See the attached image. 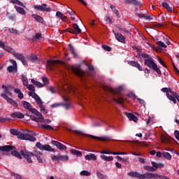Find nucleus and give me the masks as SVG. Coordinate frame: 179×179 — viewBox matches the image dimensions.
<instances>
[{"mask_svg": "<svg viewBox=\"0 0 179 179\" xmlns=\"http://www.w3.org/2000/svg\"><path fill=\"white\" fill-rule=\"evenodd\" d=\"M56 16H57V17H59V19H62L63 14H62V13L57 11L56 13Z\"/></svg>", "mask_w": 179, "mask_h": 179, "instance_id": "nucleus-62", "label": "nucleus"}, {"mask_svg": "<svg viewBox=\"0 0 179 179\" xmlns=\"http://www.w3.org/2000/svg\"><path fill=\"white\" fill-rule=\"evenodd\" d=\"M69 47L73 57H76V51L75 50V48H73L72 45H69Z\"/></svg>", "mask_w": 179, "mask_h": 179, "instance_id": "nucleus-56", "label": "nucleus"}, {"mask_svg": "<svg viewBox=\"0 0 179 179\" xmlns=\"http://www.w3.org/2000/svg\"><path fill=\"white\" fill-rule=\"evenodd\" d=\"M34 9L36 10H40L41 12H51V8L48 6L46 3L42 5H35L34 6Z\"/></svg>", "mask_w": 179, "mask_h": 179, "instance_id": "nucleus-12", "label": "nucleus"}, {"mask_svg": "<svg viewBox=\"0 0 179 179\" xmlns=\"http://www.w3.org/2000/svg\"><path fill=\"white\" fill-rule=\"evenodd\" d=\"M2 89L4 90L5 94H1V97L5 99V100H6V101L9 104H11V106H13V107H17V102L6 95L8 94V96H12V92H10V91H9V90H8V87H6V86L5 85H2Z\"/></svg>", "mask_w": 179, "mask_h": 179, "instance_id": "nucleus-2", "label": "nucleus"}, {"mask_svg": "<svg viewBox=\"0 0 179 179\" xmlns=\"http://www.w3.org/2000/svg\"><path fill=\"white\" fill-rule=\"evenodd\" d=\"M128 64L131 66H134L135 68H137L138 71H143V69L142 68V66H141V64L138 63V62L129 61L128 62Z\"/></svg>", "mask_w": 179, "mask_h": 179, "instance_id": "nucleus-21", "label": "nucleus"}, {"mask_svg": "<svg viewBox=\"0 0 179 179\" xmlns=\"http://www.w3.org/2000/svg\"><path fill=\"white\" fill-rule=\"evenodd\" d=\"M53 162H68L69 157L66 155H53L51 157Z\"/></svg>", "mask_w": 179, "mask_h": 179, "instance_id": "nucleus-14", "label": "nucleus"}, {"mask_svg": "<svg viewBox=\"0 0 179 179\" xmlns=\"http://www.w3.org/2000/svg\"><path fill=\"white\" fill-rule=\"evenodd\" d=\"M36 146L40 150H45L46 152H51L52 153H55L56 152L55 149L52 148L51 145L48 144L43 145L41 143L37 142Z\"/></svg>", "mask_w": 179, "mask_h": 179, "instance_id": "nucleus-10", "label": "nucleus"}, {"mask_svg": "<svg viewBox=\"0 0 179 179\" xmlns=\"http://www.w3.org/2000/svg\"><path fill=\"white\" fill-rule=\"evenodd\" d=\"M85 160H93L94 162H96V160H97V157L93 153H90L85 156Z\"/></svg>", "mask_w": 179, "mask_h": 179, "instance_id": "nucleus-27", "label": "nucleus"}, {"mask_svg": "<svg viewBox=\"0 0 179 179\" xmlns=\"http://www.w3.org/2000/svg\"><path fill=\"white\" fill-rule=\"evenodd\" d=\"M163 8H165L168 12H173V8L169 5V3L163 2L162 3Z\"/></svg>", "mask_w": 179, "mask_h": 179, "instance_id": "nucleus-32", "label": "nucleus"}, {"mask_svg": "<svg viewBox=\"0 0 179 179\" xmlns=\"http://www.w3.org/2000/svg\"><path fill=\"white\" fill-rule=\"evenodd\" d=\"M0 48H2L3 50H4V51H7V52L11 54L15 59L21 61L23 65H26L27 64V62H26V58L24 57V55H23V54L17 53L16 52V50H15V49H13V48L5 45V43H3V41H0Z\"/></svg>", "mask_w": 179, "mask_h": 179, "instance_id": "nucleus-1", "label": "nucleus"}, {"mask_svg": "<svg viewBox=\"0 0 179 179\" xmlns=\"http://www.w3.org/2000/svg\"><path fill=\"white\" fill-rule=\"evenodd\" d=\"M8 31L12 34H19V31L13 29V28H9Z\"/></svg>", "mask_w": 179, "mask_h": 179, "instance_id": "nucleus-55", "label": "nucleus"}, {"mask_svg": "<svg viewBox=\"0 0 179 179\" xmlns=\"http://www.w3.org/2000/svg\"><path fill=\"white\" fill-rule=\"evenodd\" d=\"M52 145H54L55 146H56V148H57L59 150H66L67 149L66 146H65L64 144L56 141H52Z\"/></svg>", "mask_w": 179, "mask_h": 179, "instance_id": "nucleus-18", "label": "nucleus"}, {"mask_svg": "<svg viewBox=\"0 0 179 179\" xmlns=\"http://www.w3.org/2000/svg\"><path fill=\"white\" fill-rule=\"evenodd\" d=\"M43 82L44 83L43 86H45L50 83V82L48 81V78L47 77L43 78Z\"/></svg>", "mask_w": 179, "mask_h": 179, "instance_id": "nucleus-60", "label": "nucleus"}, {"mask_svg": "<svg viewBox=\"0 0 179 179\" xmlns=\"http://www.w3.org/2000/svg\"><path fill=\"white\" fill-rule=\"evenodd\" d=\"M90 138L92 139H96V141H101L102 142H107V141H110L111 138L107 136H104L103 137H97L95 136L90 135Z\"/></svg>", "mask_w": 179, "mask_h": 179, "instance_id": "nucleus-19", "label": "nucleus"}, {"mask_svg": "<svg viewBox=\"0 0 179 179\" xmlns=\"http://www.w3.org/2000/svg\"><path fill=\"white\" fill-rule=\"evenodd\" d=\"M27 89H28V90H30L31 92L29 93H34L35 91V88H34V85H27L26 86Z\"/></svg>", "mask_w": 179, "mask_h": 179, "instance_id": "nucleus-45", "label": "nucleus"}, {"mask_svg": "<svg viewBox=\"0 0 179 179\" xmlns=\"http://www.w3.org/2000/svg\"><path fill=\"white\" fill-rule=\"evenodd\" d=\"M10 132L11 135H14L15 136H20V135H22L20 132H19L17 129H10Z\"/></svg>", "mask_w": 179, "mask_h": 179, "instance_id": "nucleus-33", "label": "nucleus"}, {"mask_svg": "<svg viewBox=\"0 0 179 179\" xmlns=\"http://www.w3.org/2000/svg\"><path fill=\"white\" fill-rule=\"evenodd\" d=\"M73 27L74 30H76V33H78V34H80V33H82V29H80L78 24H73Z\"/></svg>", "mask_w": 179, "mask_h": 179, "instance_id": "nucleus-38", "label": "nucleus"}, {"mask_svg": "<svg viewBox=\"0 0 179 179\" xmlns=\"http://www.w3.org/2000/svg\"><path fill=\"white\" fill-rule=\"evenodd\" d=\"M31 113L32 114H34V115H31L30 118L31 120H32V121H35V122H40L42 121L43 120V115L41 114V113H40L38 110H37V109H31Z\"/></svg>", "mask_w": 179, "mask_h": 179, "instance_id": "nucleus-9", "label": "nucleus"}, {"mask_svg": "<svg viewBox=\"0 0 179 179\" xmlns=\"http://www.w3.org/2000/svg\"><path fill=\"white\" fill-rule=\"evenodd\" d=\"M12 118H24V115L20 112H14L11 115Z\"/></svg>", "mask_w": 179, "mask_h": 179, "instance_id": "nucleus-26", "label": "nucleus"}, {"mask_svg": "<svg viewBox=\"0 0 179 179\" xmlns=\"http://www.w3.org/2000/svg\"><path fill=\"white\" fill-rule=\"evenodd\" d=\"M13 149H15V146L12 145H4L0 147V150L2 152H10V150H13Z\"/></svg>", "mask_w": 179, "mask_h": 179, "instance_id": "nucleus-23", "label": "nucleus"}, {"mask_svg": "<svg viewBox=\"0 0 179 179\" xmlns=\"http://www.w3.org/2000/svg\"><path fill=\"white\" fill-rule=\"evenodd\" d=\"M102 48L105 50V51H111V48L106 45H102Z\"/></svg>", "mask_w": 179, "mask_h": 179, "instance_id": "nucleus-61", "label": "nucleus"}, {"mask_svg": "<svg viewBox=\"0 0 179 179\" xmlns=\"http://www.w3.org/2000/svg\"><path fill=\"white\" fill-rule=\"evenodd\" d=\"M41 38V34H36L33 40L34 41H39V40Z\"/></svg>", "mask_w": 179, "mask_h": 179, "instance_id": "nucleus-52", "label": "nucleus"}, {"mask_svg": "<svg viewBox=\"0 0 179 179\" xmlns=\"http://www.w3.org/2000/svg\"><path fill=\"white\" fill-rule=\"evenodd\" d=\"M71 71H73L75 75H77V76H79L80 78H83V76H85V71H82L80 66L72 67Z\"/></svg>", "mask_w": 179, "mask_h": 179, "instance_id": "nucleus-16", "label": "nucleus"}, {"mask_svg": "<svg viewBox=\"0 0 179 179\" xmlns=\"http://www.w3.org/2000/svg\"><path fill=\"white\" fill-rule=\"evenodd\" d=\"M178 96V94L174 91H171L170 92L166 93L167 99H169V100L171 101H173V104H177L176 98Z\"/></svg>", "mask_w": 179, "mask_h": 179, "instance_id": "nucleus-15", "label": "nucleus"}, {"mask_svg": "<svg viewBox=\"0 0 179 179\" xmlns=\"http://www.w3.org/2000/svg\"><path fill=\"white\" fill-rule=\"evenodd\" d=\"M34 153H35V157L39 164H44V163H45V156L44 153L38 150H34Z\"/></svg>", "mask_w": 179, "mask_h": 179, "instance_id": "nucleus-11", "label": "nucleus"}, {"mask_svg": "<svg viewBox=\"0 0 179 179\" xmlns=\"http://www.w3.org/2000/svg\"><path fill=\"white\" fill-rule=\"evenodd\" d=\"M29 59L32 62H37V56L35 55H31L29 56Z\"/></svg>", "mask_w": 179, "mask_h": 179, "instance_id": "nucleus-51", "label": "nucleus"}, {"mask_svg": "<svg viewBox=\"0 0 179 179\" xmlns=\"http://www.w3.org/2000/svg\"><path fill=\"white\" fill-rule=\"evenodd\" d=\"M152 27H155V29H157V27H163V24H162L160 23L154 24L152 25Z\"/></svg>", "mask_w": 179, "mask_h": 179, "instance_id": "nucleus-63", "label": "nucleus"}, {"mask_svg": "<svg viewBox=\"0 0 179 179\" xmlns=\"http://www.w3.org/2000/svg\"><path fill=\"white\" fill-rule=\"evenodd\" d=\"M161 90L162 92H163V93H166V94L170 93V92H172L171 89L168 87H163Z\"/></svg>", "mask_w": 179, "mask_h": 179, "instance_id": "nucleus-57", "label": "nucleus"}, {"mask_svg": "<svg viewBox=\"0 0 179 179\" xmlns=\"http://www.w3.org/2000/svg\"><path fill=\"white\" fill-rule=\"evenodd\" d=\"M129 177H136L138 179H150V172H146L144 174H141L138 172L131 171L127 173Z\"/></svg>", "mask_w": 179, "mask_h": 179, "instance_id": "nucleus-7", "label": "nucleus"}, {"mask_svg": "<svg viewBox=\"0 0 179 179\" xmlns=\"http://www.w3.org/2000/svg\"><path fill=\"white\" fill-rule=\"evenodd\" d=\"M110 9H112L113 12H114L116 16H120V13L117 10V8L113 5L110 6Z\"/></svg>", "mask_w": 179, "mask_h": 179, "instance_id": "nucleus-48", "label": "nucleus"}, {"mask_svg": "<svg viewBox=\"0 0 179 179\" xmlns=\"http://www.w3.org/2000/svg\"><path fill=\"white\" fill-rule=\"evenodd\" d=\"M113 101L117 103V104H123L124 103V98L119 97L117 99L115 98H113Z\"/></svg>", "mask_w": 179, "mask_h": 179, "instance_id": "nucleus-39", "label": "nucleus"}, {"mask_svg": "<svg viewBox=\"0 0 179 179\" xmlns=\"http://www.w3.org/2000/svg\"><path fill=\"white\" fill-rule=\"evenodd\" d=\"M59 93L62 94V97L64 98V106L65 108H69V107H71L72 104L71 103V102H69L68 98L65 97V96H66V93L68 92V91H66L65 87H59Z\"/></svg>", "mask_w": 179, "mask_h": 179, "instance_id": "nucleus-8", "label": "nucleus"}, {"mask_svg": "<svg viewBox=\"0 0 179 179\" xmlns=\"http://www.w3.org/2000/svg\"><path fill=\"white\" fill-rule=\"evenodd\" d=\"M161 141L162 143H170V138L166 137V136H162L161 138Z\"/></svg>", "mask_w": 179, "mask_h": 179, "instance_id": "nucleus-47", "label": "nucleus"}, {"mask_svg": "<svg viewBox=\"0 0 179 179\" xmlns=\"http://www.w3.org/2000/svg\"><path fill=\"white\" fill-rule=\"evenodd\" d=\"M40 122L41 124H51V120L49 119H44V117H43V120Z\"/></svg>", "mask_w": 179, "mask_h": 179, "instance_id": "nucleus-54", "label": "nucleus"}, {"mask_svg": "<svg viewBox=\"0 0 179 179\" xmlns=\"http://www.w3.org/2000/svg\"><path fill=\"white\" fill-rule=\"evenodd\" d=\"M126 142H131L130 141H126ZM133 143H140L141 146H148V143L146 142H139L138 141H132Z\"/></svg>", "mask_w": 179, "mask_h": 179, "instance_id": "nucleus-46", "label": "nucleus"}, {"mask_svg": "<svg viewBox=\"0 0 179 179\" xmlns=\"http://www.w3.org/2000/svg\"><path fill=\"white\" fill-rule=\"evenodd\" d=\"M144 170H146V171H155V168H153L152 166H148V165H144L143 166Z\"/></svg>", "mask_w": 179, "mask_h": 179, "instance_id": "nucleus-41", "label": "nucleus"}, {"mask_svg": "<svg viewBox=\"0 0 179 179\" xmlns=\"http://www.w3.org/2000/svg\"><path fill=\"white\" fill-rule=\"evenodd\" d=\"M162 156L164 157V159H167V160H171V155L168 152H163Z\"/></svg>", "mask_w": 179, "mask_h": 179, "instance_id": "nucleus-37", "label": "nucleus"}, {"mask_svg": "<svg viewBox=\"0 0 179 179\" xmlns=\"http://www.w3.org/2000/svg\"><path fill=\"white\" fill-rule=\"evenodd\" d=\"M15 9L20 15H26V10H24V8L15 6Z\"/></svg>", "mask_w": 179, "mask_h": 179, "instance_id": "nucleus-29", "label": "nucleus"}, {"mask_svg": "<svg viewBox=\"0 0 179 179\" xmlns=\"http://www.w3.org/2000/svg\"><path fill=\"white\" fill-rule=\"evenodd\" d=\"M31 83H33V85L36 86V87H44L43 84H42L41 83H40L38 81H36V80H34L33 78L31 80Z\"/></svg>", "mask_w": 179, "mask_h": 179, "instance_id": "nucleus-31", "label": "nucleus"}, {"mask_svg": "<svg viewBox=\"0 0 179 179\" xmlns=\"http://www.w3.org/2000/svg\"><path fill=\"white\" fill-rule=\"evenodd\" d=\"M71 132H73V134H76V135H85L83 131H80L79 130H70Z\"/></svg>", "mask_w": 179, "mask_h": 179, "instance_id": "nucleus-58", "label": "nucleus"}, {"mask_svg": "<svg viewBox=\"0 0 179 179\" xmlns=\"http://www.w3.org/2000/svg\"><path fill=\"white\" fill-rule=\"evenodd\" d=\"M157 45H159V47H162V48H167V45L164 43L160 41H157Z\"/></svg>", "mask_w": 179, "mask_h": 179, "instance_id": "nucleus-53", "label": "nucleus"}, {"mask_svg": "<svg viewBox=\"0 0 179 179\" xmlns=\"http://www.w3.org/2000/svg\"><path fill=\"white\" fill-rule=\"evenodd\" d=\"M32 17H34V19H35V20L39 23H44V19L40 15L33 14Z\"/></svg>", "mask_w": 179, "mask_h": 179, "instance_id": "nucleus-28", "label": "nucleus"}, {"mask_svg": "<svg viewBox=\"0 0 179 179\" xmlns=\"http://www.w3.org/2000/svg\"><path fill=\"white\" fill-rule=\"evenodd\" d=\"M22 80L24 86H27L29 85V80L25 76H22Z\"/></svg>", "mask_w": 179, "mask_h": 179, "instance_id": "nucleus-44", "label": "nucleus"}, {"mask_svg": "<svg viewBox=\"0 0 179 179\" xmlns=\"http://www.w3.org/2000/svg\"><path fill=\"white\" fill-rule=\"evenodd\" d=\"M11 155H13V156H15V157H17L18 159H22V154H20V152L16 150L12 151Z\"/></svg>", "mask_w": 179, "mask_h": 179, "instance_id": "nucleus-40", "label": "nucleus"}, {"mask_svg": "<svg viewBox=\"0 0 179 179\" xmlns=\"http://www.w3.org/2000/svg\"><path fill=\"white\" fill-rule=\"evenodd\" d=\"M22 106L24 108H26V110H29L30 113H31V110H36L34 108H31V104L30 103L26 101H22Z\"/></svg>", "mask_w": 179, "mask_h": 179, "instance_id": "nucleus-20", "label": "nucleus"}, {"mask_svg": "<svg viewBox=\"0 0 179 179\" xmlns=\"http://www.w3.org/2000/svg\"><path fill=\"white\" fill-rule=\"evenodd\" d=\"M96 176L99 179H108V176L104 175L100 172H97Z\"/></svg>", "mask_w": 179, "mask_h": 179, "instance_id": "nucleus-35", "label": "nucleus"}, {"mask_svg": "<svg viewBox=\"0 0 179 179\" xmlns=\"http://www.w3.org/2000/svg\"><path fill=\"white\" fill-rule=\"evenodd\" d=\"M113 33L115 34V37L117 41H120V43H125V37L122 36L121 34L115 33V31H113Z\"/></svg>", "mask_w": 179, "mask_h": 179, "instance_id": "nucleus-22", "label": "nucleus"}, {"mask_svg": "<svg viewBox=\"0 0 179 179\" xmlns=\"http://www.w3.org/2000/svg\"><path fill=\"white\" fill-rule=\"evenodd\" d=\"M151 164H152L154 170H155V171H157V169H159V163H157L156 162H152Z\"/></svg>", "mask_w": 179, "mask_h": 179, "instance_id": "nucleus-49", "label": "nucleus"}, {"mask_svg": "<svg viewBox=\"0 0 179 179\" xmlns=\"http://www.w3.org/2000/svg\"><path fill=\"white\" fill-rule=\"evenodd\" d=\"M80 174V176H84L85 177H89V176H91L90 172L87 171H82Z\"/></svg>", "mask_w": 179, "mask_h": 179, "instance_id": "nucleus-50", "label": "nucleus"}, {"mask_svg": "<svg viewBox=\"0 0 179 179\" xmlns=\"http://www.w3.org/2000/svg\"><path fill=\"white\" fill-rule=\"evenodd\" d=\"M71 153L72 155H75L76 156H82V152L78 151L75 149H71Z\"/></svg>", "mask_w": 179, "mask_h": 179, "instance_id": "nucleus-43", "label": "nucleus"}, {"mask_svg": "<svg viewBox=\"0 0 179 179\" xmlns=\"http://www.w3.org/2000/svg\"><path fill=\"white\" fill-rule=\"evenodd\" d=\"M57 64H61V61L59 60H48V66L50 68V69H52L54 68V66Z\"/></svg>", "mask_w": 179, "mask_h": 179, "instance_id": "nucleus-24", "label": "nucleus"}, {"mask_svg": "<svg viewBox=\"0 0 179 179\" xmlns=\"http://www.w3.org/2000/svg\"><path fill=\"white\" fill-rule=\"evenodd\" d=\"M126 3H134L135 5H138V2H136V0H126Z\"/></svg>", "mask_w": 179, "mask_h": 179, "instance_id": "nucleus-59", "label": "nucleus"}, {"mask_svg": "<svg viewBox=\"0 0 179 179\" xmlns=\"http://www.w3.org/2000/svg\"><path fill=\"white\" fill-rule=\"evenodd\" d=\"M41 128L43 129H47L48 131H54V128L49 124H42Z\"/></svg>", "mask_w": 179, "mask_h": 179, "instance_id": "nucleus-36", "label": "nucleus"}, {"mask_svg": "<svg viewBox=\"0 0 179 179\" xmlns=\"http://www.w3.org/2000/svg\"><path fill=\"white\" fill-rule=\"evenodd\" d=\"M21 155L25 159L27 163L31 164L33 163V160H34L35 152H29L27 150H20Z\"/></svg>", "mask_w": 179, "mask_h": 179, "instance_id": "nucleus-6", "label": "nucleus"}, {"mask_svg": "<svg viewBox=\"0 0 179 179\" xmlns=\"http://www.w3.org/2000/svg\"><path fill=\"white\" fill-rule=\"evenodd\" d=\"M49 90L50 92H51V93H53V94L57 92V90L54 87H49Z\"/></svg>", "mask_w": 179, "mask_h": 179, "instance_id": "nucleus-64", "label": "nucleus"}, {"mask_svg": "<svg viewBox=\"0 0 179 179\" xmlns=\"http://www.w3.org/2000/svg\"><path fill=\"white\" fill-rule=\"evenodd\" d=\"M125 114L130 121H134V122H136V121H138V117L135 116V115L128 113H125Z\"/></svg>", "mask_w": 179, "mask_h": 179, "instance_id": "nucleus-25", "label": "nucleus"}, {"mask_svg": "<svg viewBox=\"0 0 179 179\" xmlns=\"http://www.w3.org/2000/svg\"><path fill=\"white\" fill-rule=\"evenodd\" d=\"M103 89L107 92H110L113 94H120L122 92V87H119L117 90H115L112 87L105 86Z\"/></svg>", "mask_w": 179, "mask_h": 179, "instance_id": "nucleus-17", "label": "nucleus"}, {"mask_svg": "<svg viewBox=\"0 0 179 179\" xmlns=\"http://www.w3.org/2000/svg\"><path fill=\"white\" fill-rule=\"evenodd\" d=\"M28 94L29 96L34 99L39 108H41V111H42L43 114H47V109H45V106L43 104V101H41V98H40V96H38V95L36 94V92H29Z\"/></svg>", "mask_w": 179, "mask_h": 179, "instance_id": "nucleus-4", "label": "nucleus"}, {"mask_svg": "<svg viewBox=\"0 0 179 179\" xmlns=\"http://www.w3.org/2000/svg\"><path fill=\"white\" fill-rule=\"evenodd\" d=\"M138 55H139L140 57H142L143 58H145V59H149V58L151 57L150 55H149L146 53H143L141 51L138 52Z\"/></svg>", "mask_w": 179, "mask_h": 179, "instance_id": "nucleus-34", "label": "nucleus"}, {"mask_svg": "<svg viewBox=\"0 0 179 179\" xmlns=\"http://www.w3.org/2000/svg\"><path fill=\"white\" fill-rule=\"evenodd\" d=\"M24 132H27V133H24L21 134L18 138L19 139H22L24 141H30L31 142H35L36 138V133L33 131H27L24 130Z\"/></svg>", "mask_w": 179, "mask_h": 179, "instance_id": "nucleus-5", "label": "nucleus"}, {"mask_svg": "<svg viewBox=\"0 0 179 179\" xmlns=\"http://www.w3.org/2000/svg\"><path fill=\"white\" fill-rule=\"evenodd\" d=\"M11 3H15L16 5H19L20 6H23V8H26V6L22 3V1L19 0H11Z\"/></svg>", "mask_w": 179, "mask_h": 179, "instance_id": "nucleus-42", "label": "nucleus"}, {"mask_svg": "<svg viewBox=\"0 0 179 179\" xmlns=\"http://www.w3.org/2000/svg\"><path fill=\"white\" fill-rule=\"evenodd\" d=\"M100 157L105 162H113L114 160V157L113 156L107 157L106 155H101Z\"/></svg>", "mask_w": 179, "mask_h": 179, "instance_id": "nucleus-30", "label": "nucleus"}, {"mask_svg": "<svg viewBox=\"0 0 179 179\" xmlns=\"http://www.w3.org/2000/svg\"><path fill=\"white\" fill-rule=\"evenodd\" d=\"M144 64L148 68H150L151 69L157 72L158 75H162V71H160V69H159L157 64L155 63V59H153L152 57H149V59H145Z\"/></svg>", "mask_w": 179, "mask_h": 179, "instance_id": "nucleus-3", "label": "nucleus"}, {"mask_svg": "<svg viewBox=\"0 0 179 179\" xmlns=\"http://www.w3.org/2000/svg\"><path fill=\"white\" fill-rule=\"evenodd\" d=\"M10 62L12 65L7 67L8 72H9V73H13V72H17V63L16 61L10 59Z\"/></svg>", "mask_w": 179, "mask_h": 179, "instance_id": "nucleus-13", "label": "nucleus"}]
</instances>
